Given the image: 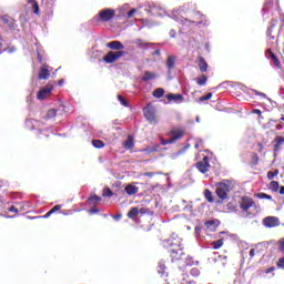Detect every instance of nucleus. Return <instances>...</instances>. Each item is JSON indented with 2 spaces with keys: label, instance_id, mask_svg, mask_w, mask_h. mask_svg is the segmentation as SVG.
<instances>
[{
  "label": "nucleus",
  "instance_id": "1",
  "mask_svg": "<svg viewBox=\"0 0 284 284\" xmlns=\"http://www.w3.org/2000/svg\"><path fill=\"white\" fill-rule=\"evenodd\" d=\"M195 2H186L179 9H174L171 13H168L165 9L161 6H150L149 12L155 17H170L173 21H176L183 28V21L189 19L190 21H194V19H199L201 17V11L196 10Z\"/></svg>",
  "mask_w": 284,
  "mask_h": 284
},
{
  "label": "nucleus",
  "instance_id": "2",
  "mask_svg": "<svg viewBox=\"0 0 284 284\" xmlns=\"http://www.w3.org/2000/svg\"><path fill=\"white\" fill-rule=\"evenodd\" d=\"M183 27H180V32L182 34H187V32L192 31V28H207L210 27V19L207 16H204L203 13H200L199 19H185L182 20Z\"/></svg>",
  "mask_w": 284,
  "mask_h": 284
},
{
  "label": "nucleus",
  "instance_id": "3",
  "mask_svg": "<svg viewBox=\"0 0 284 284\" xmlns=\"http://www.w3.org/2000/svg\"><path fill=\"white\" fill-rule=\"evenodd\" d=\"M234 190V182L232 180H222L215 184V193L221 201L227 199V194Z\"/></svg>",
  "mask_w": 284,
  "mask_h": 284
},
{
  "label": "nucleus",
  "instance_id": "4",
  "mask_svg": "<svg viewBox=\"0 0 284 284\" xmlns=\"http://www.w3.org/2000/svg\"><path fill=\"white\" fill-rule=\"evenodd\" d=\"M116 17V10L114 9H102L92 18V23L97 26V23H108V21H112Z\"/></svg>",
  "mask_w": 284,
  "mask_h": 284
},
{
  "label": "nucleus",
  "instance_id": "5",
  "mask_svg": "<svg viewBox=\"0 0 284 284\" xmlns=\"http://www.w3.org/2000/svg\"><path fill=\"white\" fill-rule=\"evenodd\" d=\"M170 255L172 261H184L185 265L189 267H192L194 265V261H192V257L186 256L183 252V247L180 248H170Z\"/></svg>",
  "mask_w": 284,
  "mask_h": 284
},
{
  "label": "nucleus",
  "instance_id": "6",
  "mask_svg": "<svg viewBox=\"0 0 284 284\" xmlns=\"http://www.w3.org/2000/svg\"><path fill=\"white\" fill-rule=\"evenodd\" d=\"M65 112H68V110H65V104L61 103L58 108H51L48 110L45 120L54 121L57 116H63Z\"/></svg>",
  "mask_w": 284,
  "mask_h": 284
},
{
  "label": "nucleus",
  "instance_id": "7",
  "mask_svg": "<svg viewBox=\"0 0 284 284\" xmlns=\"http://www.w3.org/2000/svg\"><path fill=\"white\" fill-rule=\"evenodd\" d=\"M52 90H54V84L52 82H49L48 85L42 87L40 91L37 94V99L39 101H43L44 99H48L50 94H52Z\"/></svg>",
  "mask_w": 284,
  "mask_h": 284
},
{
  "label": "nucleus",
  "instance_id": "8",
  "mask_svg": "<svg viewBox=\"0 0 284 284\" xmlns=\"http://www.w3.org/2000/svg\"><path fill=\"white\" fill-rule=\"evenodd\" d=\"M144 116L149 123H155L156 122V111L154 110V106L151 104H148L143 109Z\"/></svg>",
  "mask_w": 284,
  "mask_h": 284
},
{
  "label": "nucleus",
  "instance_id": "9",
  "mask_svg": "<svg viewBox=\"0 0 284 284\" xmlns=\"http://www.w3.org/2000/svg\"><path fill=\"white\" fill-rule=\"evenodd\" d=\"M125 54V52L123 51H110L104 58L103 61H105L106 63H114L116 61H119L121 59V57H123Z\"/></svg>",
  "mask_w": 284,
  "mask_h": 284
},
{
  "label": "nucleus",
  "instance_id": "10",
  "mask_svg": "<svg viewBox=\"0 0 284 284\" xmlns=\"http://www.w3.org/2000/svg\"><path fill=\"white\" fill-rule=\"evenodd\" d=\"M166 246L172 248H179L183 247V244H181V237L176 233H173L171 235V239L166 241Z\"/></svg>",
  "mask_w": 284,
  "mask_h": 284
},
{
  "label": "nucleus",
  "instance_id": "11",
  "mask_svg": "<svg viewBox=\"0 0 284 284\" xmlns=\"http://www.w3.org/2000/svg\"><path fill=\"white\" fill-rule=\"evenodd\" d=\"M196 168L199 172L205 174L206 172L210 171V159L207 156H204L203 161L196 163Z\"/></svg>",
  "mask_w": 284,
  "mask_h": 284
},
{
  "label": "nucleus",
  "instance_id": "12",
  "mask_svg": "<svg viewBox=\"0 0 284 284\" xmlns=\"http://www.w3.org/2000/svg\"><path fill=\"white\" fill-rule=\"evenodd\" d=\"M263 225L265 227H278L281 225V221L278 217L267 216L264 219Z\"/></svg>",
  "mask_w": 284,
  "mask_h": 284
},
{
  "label": "nucleus",
  "instance_id": "13",
  "mask_svg": "<svg viewBox=\"0 0 284 284\" xmlns=\"http://www.w3.org/2000/svg\"><path fill=\"white\" fill-rule=\"evenodd\" d=\"M183 132L182 131H174L172 132L171 139L169 140H161L162 145H170L174 143V141H179V139H182Z\"/></svg>",
  "mask_w": 284,
  "mask_h": 284
},
{
  "label": "nucleus",
  "instance_id": "14",
  "mask_svg": "<svg viewBox=\"0 0 284 284\" xmlns=\"http://www.w3.org/2000/svg\"><path fill=\"white\" fill-rule=\"evenodd\" d=\"M38 79L40 81H48V79H50V70L48 69V65L44 64L40 68Z\"/></svg>",
  "mask_w": 284,
  "mask_h": 284
},
{
  "label": "nucleus",
  "instance_id": "15",
  "mask_svg": "<svg viewBox=\"0 0 284 284\" xmlns=\"http://www.w3.org/2000/svg\"><path fill=\"white\" fill-rule=\"evenodd\" d=\"M166 99L168 101H170L171 103H183V101H185V99L183 98V94L181 93H178V94H174V93H169L166 94Z\"/></svg>",
  "mask_w": 284,
  "mask_h": 284
},
{
  "label": "nucleus",
  "instance_id": "16",
  "mask_svg": "<svg viewBox=\"0 0 284 284\" xmlns=\"http://www.w3.org/2000/svg\"><path fill=\"white\" fill-rule=\"evenodd\" d=\"M252 205H254V201L252 199L243 197L240 207L244 212H247V210H250V207H252Z\"/></svg>",
  "mask_w": 284,
  "mask_h": 284
},
{
  "label": "nucleus",
  "instance_id": "17",
  "mask_svg": "<svg viewBox=\"0 0 284 284\" xmlns=\"http://www.w3.org/2000/svg\"><path fill=\"white\" fill-rule=\"evenodd\" d=\"M165 270H168L165 267V260H161L158 265V273L160 274L161 278H164V281L165 277L168 276V272Z\"/></svg>",
  "mask_w": 284,
  "mask_h": 284
},
{
  "label": "nucleus",
  "instance_id": "18",
  "mask_svg": "<svg viewBox=\"0 0 284 284\" xmlns=\"http://www.w3.org/2000/svg\"><path fill=\"white\" fill-rule=\"evenodd\" d=\"M106 48H110V50H125V45L121 41H111L106 43Z\"/></svg>",
  "mask_w": 284,
  "mask_h": 284
},
{
  "label": "nucleus",
  "instance_id": "19",
  "mask_svg": "<svg viewBox=\"0 0 284 284\" xmlns=\"http://www.w3.org/2000/svg\"><path fill=\"white\" fill-rule=\"evenodd\" d=\"M124 192H126V194H129V196H134V194H136L139 192V187L134 184H128L124 187Z\"/></svg>",
  "mask_w": 284,
  "mask_h": 284
},
{
  "label": "nucleus",
  "instance_id": "20",
  "mask_svg": "<svg viewBox=\"0 0 284 284\" xmlns=\"http://www.w3.org/2000/svg\"><path fill=\"white\" fill-rule=\"evenodd\" d=\"M2 23H4L6 26H8L11 30L16 29V23L14 20L10 19L8 16L1 17Z\"/></svg>",
  "mask_w": 284,
  "mask_h": 284
},
{
  "label": "nucleus",
  "instance_id": "21",
  "mask_svg": "<svg viewBox=\"0 0 284 284\" xmlns=\"http://www.w3.org/2000/svg\"><path fill=\"white\" fill-rule=\"evenodd\" d=\"M274 152H278V150H281V146L284 144V138L281 135H277L274 139Z\"/></svg>",
  "mask_w": 284,
  "mask_h": 284
},
{
  "label": "nucleus",
  "instance_id": "22",
  "mask_svg": "<svg viewBox=\"0 0 284 284\" xmlns=\"http://www.w3.org/2000/svg\"><path fill=\"white\" fill-rule=\"evenodd\" d=\"M200 72H207V62L205 61L204 57L197 58Z\"/></svg>",
  "mask_w": 284,
  "mask_h": 284
},
{
  "label": "nucleus",
  "instance_id": "23",
  "mask_svg": "<svg viewBox=\"0 0 284 284\" xmlns=\"http://www.w3.org/2000/svg\"><path fill=\"white\" fill-rule=\"evenodd\" d=\"M123 148L125 150H132L134 148V138L132 135H128L126 141L123 142Z\"/></svg>",
  "mask_w": 284,
  "mask_h": 284
},
{
  "label": "nucleus",
  "instance_id": "24",
  "mask_svg": "<svg viewBox=\"0 0 284 284\" xmlns=\"http://www.w3.org/2000/svg\"><path fill=\"white\" fill-rule=\"evenodd\" d=\"M206 230H210V232H214L216 230V221L210 220L204 223Z\"/></svg>",
  "mask_w": 284,
  "mask_h": 284
},
{
  "label": "nucleus",
  "instance_id": "25",
  "mask_svg": "<svg viewBox=\"0 0 284 284\" xmlns=\"http://www.w3.org/2000/svg\"><path fill=\"white\" fill-rule=\"evenodd\" d=\"M175 63H176V58H174V55L169 57L166 60L168 70L169 71L172 70Z\"/></svg>",
  "mask_w": 284,
  "mask_h": 284
},
{
  "label": "nucleus",
  "instance_id": "26",
  "mask_svg": "<svg viewBox=\"0 0 284 284\" xmlns=\"http://www.w3.org/2000/svg\"><path fill=\"white\" fill-rule=\"evenodd\" d=\"M102 199L99 195H91L88 199V202L90 203V205H97V203H101Z\"/></svg>",
  "mask_w": 284,
  "mask_h": 284
},
{
  "label": "nucleus",
  "instance_id": "27",
  "mask_svg": "<svg viewBox=\"0 0 284 284\" xmlns=\"http://www.w3.org/2000/svg\"><path fill=\"white\" fill-rule=\"evenodd\" d=\"M163 94H165V90L163 88H158L153 91V97L155 99H161L163 98Z\"/></svg>",
  "mask_w": 284,
  "mask_h": 284
},
{
  "label": "nucleus",
  "instance_id": "28",
  "mask_svg": "<svg viewBox=\"0 0 284 284\" xmlns=\"http://www.w3.org/2000/svg\"><path fill=\"white\" fill-rule=\"evenodd\" d=\"M152 79H156V74L149 71L144 72V75L142 78L143 81H152Z\"/></svg>",
  "mask_w": 284,
  "mask_h": 284
},
{
  "label": "nucleus",
  "instance_id": "29",
  "mask_svg": "<svg viewBox=\"0 0 284 284\" xmlns=\"http://www.w3.org/2000/svg\"><path fill=\"white\" fill-rule=\"evenodd\" d=\"M92 145L97 150H101L102 148H105V143H103V141H101V140H93Z\"/></svg>",
  "mask_w": 284,
  "mask_h": 284
},
{
  "label": "nucleus",
  "instance_id": "30",
  "mask_svg": "<svg viewBox=\"0 0 284 284\" xmlns=\"http://www.w3.org/2000/svg\"><path fill=\"white\" fill-rule=\"evenodd\" d=\"M276 23H278L276 20L271 21V26L266 31V37H271L272 32H274V29L276 28Z\"/></svg>",
  "mask_w": 284,
  "mask_h": 284
},
{
  "label": "nucleus",
  "instance_id": "31",
  "mask_svg": "<svg viewBox=\"0 0 284 284\" xmlns=\"http://www.w3.org/2000/svg\"><path fill=\"white\" fill-rule=\"evenodd\" d=\"M128 216L130 219H136V216H139V207H132L128 213Z\"/></svg>",
  "mask_w": 284,
  "mask_h": 284
},
{
  "label": "nucleus",
  "instance_id": "32",
  "mask_svg": "<svg viewBox=\"0 0 284 284\" xmlns=\"http://www.w3.org/2000/svg\"><path fill=\"white\" fill-rule=\"evenodd\" d=\"M204 196H205V199H206V201L209 202V203H214V197L212 196V191H210V190H205L204 191Z\"/></svg>",
  "mask_w": 284,
  "mask_h": 284
},
{
  "label": "nucleus",
  "instance_id": "33",
  "mask_svg": "<svg viewBox=\"0 0 284 284\" xmlns=\"http://www.w3.org/2000/svg\"><path fill=\"white\" fill-rule=\"evenodd\" d=\"M255 196H256V199H261V200L266 199L267 201H273L272 195L266 194V193H256Z\"/></svg>",
  "mask_w": 284,
  "mask_h": 284
},
{
  "label": "nucleus",
  "instance_id": "34",
  "mask_svg": "<svg viewBox=\"0 0 284 284\" xmlns=\"http://www.w3.org/2000/svg\"><path fill=\"white\" fill-rule=\"evenodd\" d=\"M278 187H280V184L277 181H272L270 183V190H272V192H278Z\"/></svg>",
  "mask_w": 284,
  "mask_h": 284
},
{
  "label": "nucleus",
  "instance_id": "35",
  "mask_svg": "<svg viewBox=\"0 0 284 284\" xmlns=\"http://www.w3.org/2000/svg\"><path fill=\"white\" fill-rule=\"evenodd\" d=\"M213 250H221L223 247V240H217L212 243Z\"/></svg>",
  "mask_w": 284,
  "mask_h": 284
},
{
  "label": "nucleus",
  "instance_id": "36",
  "mask_svg": "<svg viewBox=\"0 0 284 284\" xmlns=\"http://www.w3.org/2000/svg\"><path fill=\"white\" fill-rule=\"evenodd\" d=\"M196 83L197 85H205V83H207V77L202 75L201 78H197Z\"/></svg>",
  "mask_w": 284,
  "mask_h": 284
},
{
  "label": "nucleus",
  "instance_id": "37",
  "mask_svg": "<svg viewBox=\"0 0 284 284\" xmlns=\"http://www.w3.org/2000/svg\"><path fill=\"white\" fill-rule=\"evenodd\" d=\"M143 152H146V154H150L152 152H159V145L155 144L152 148L144 149Z\"/></svg>",
  "mask_w": 284,
  "mask_h": 284
},
{
  "label": "nucleus",
  "instance_id": "38",
  "mask_svg": "<svg viewBox=\"0 0 284 284\" xmlns=\"http://www.w3.org/2000/svg\"><path fill=\"white\" fill-rule=\"evenodd\" d=\"M274 176H278V169H276L274 172L270 171L267 173L268 181H272V179H274Z\"/></svg>",
  "mask_w": 284,
  "mask_h": 284
},
{
  "label": "nucleus",
  "instance_id": "39",
  "mask_svg": "<svg viewBox=\"0 0 284 284\" xmlns=\"http://www.w3.org/2000/svg\"><path fill=\"white\" fill-rule=\"evenodd\" d=\"M118 101H120L121 105H123L124 108H128V101L124 100L123 95H118Z\"/></svg>",
  "mask_w": 284,
  "mask_h": 284
},
{
  "label": "nucleus",
  "instance_id": "40",
  "mask_svg": "<svg viewBox=\"0 0 284 284\" xmlns=\"http://www.w3.org/2000/svg\"><path fill=\"white\" fill-rule=\"evenodd\" d=\"M252 92H254V94H256V97H262V99H267V94L261 92V91H257V90H252Z\"/></svg>",
  "mask_w": 284,
  "mask_h": 284
},
{
  "label": "nucleus",
  "instance_id": "41",
  "mask_svg": "<svg viewBox=\"0 0 284 284\" xmlns=\"http://www.w3.org/2000/svg\"><path fill=\"white\" fill-rule=\"evenodd\" d=\"M210 99H212V92H209L206 95L201 97L200 101H210Z\"/></svg>",
  "mask_w": 284,
  "mask_h": 284
},
{
  "label": "nucleus",
  "instance_id": "42",
  "mask_svg": "<svg viewBox=\"0 0 284 284\" xmlns=\"http://www.w3.org/2000/svg\"><path fill=\"white\" fill-rule=\"evenodd\" d=\"M265 54H266L267 59H273L276 57V54H274V52H272V49H267Z\"/></svg>",
  "mask_w": 284,
  "mask_h": 284
},
{
  "label": "nucleus",
  "instance_id": "43",
  "mask_svg": "<svg viewBox=\"0 0 284 284\" xmlns=\"http://www.w3.org/2000/svg\"><path fill=\"white\" fill-rule=\"evenodd\" d=\"M32 8H33V13L39 14V3L37 1H33Z\"/></svg>",
  "mask_w": 284,
  "mask_h": 284
},
{
  "label": "nucleus",
  "instance_id": "44",
  "mask_svg": "<svg viewBox=\"0 0 284 284\" xmlns=\"http://www.w3.org/2000/svg\"><path fill=\"white\" fill-rule=\"evenodd\" d=\"M277 267L280 270H284V256L277 261Z\"/></svg>",
  "mask_w": 284,
  "mask_h": 284
},
{
  "label": "nucleus",
  "instance_id": "45",
  "mask_svg": "<svg viewBox=\"0 0 284 284\" xmlns=\"http://www.w3.org/2000/svg\"><path fill=\"white\" fill-rule=\"evenodd\" d=\"M113 195H114V193L110 189H106L103 192V196L110 197V196H113Z\"/></svg>",
  "mask_w": 284,
  "mask_h": 284
},
{
  "label": "nucleus",
  "instance_id": "46",
  "mask_svg": "<svg viewBox=\"0 0 284 284\" xmlns=\"http://www.w3.org/2000/svg\"><path fill=\"white\" fill-rule=\"evenodd\" d=\"M201 274V271L199 268L194 267L191 270V276H199Z\"/></svg>",
  "mask_w": 284,
  "mask_h": 284
},
{
  "label": "nucleus",
  "instance_id": "47",
  "mask_svg": "<svg viewBox=\"0 0 284 284\" xmlns=\"http://www.w3.org/2000/svg\"><path fill=\"white\" fill-rule=\"evenodd\" d=\"M271 59H272L273 63L276 65V68H281V62L278 61V58H276V55Z\"/></svg>",
  "mask_w": 284,
  "mask_h": 284
},
{
  "label": "nucleus",
  "instance_id": "48",
  "mask_svg": "<svg viewBox=\"0 0 284 284\" xmlns=\"http://www.w3.org/2000/svg\"><path fill=\"white\" fill-rule=\"evenodd\" d=\"M135 12H136V9H131L129 12H128V19H132L133 17H134V14H135Z\"/></svg>",
  "mask_w": 284,
  "mask_h": 284
},
{
  "label": "nucleus",
  "instance_id": "49",
  "mask_svg": "<svg viewBox=\"0 0 284 284\" xmlns=\"http://www.w3.org/2000/svg\"><path fill=\"white\" fill-rule=\"evenodd\" d=\"M194 232L196 237L201 236V232H202L201 226H195Z\"/></svg>",
  "mask_w": 284,
  "mask_h": 284
},
{
  "label": "nucleus",
  "instance_id": "50",
  "mask_svg": "<svg viewBox=\"0 0 284 284\" xmlns=\"http://www.w3.org/2000/svg\"><path fill=\"white\" fill-rule=\"evenodd\" d=\"M61 207H63V205L58 204V205H55V206H53V207L51 209V212L54 214V212H59V210H61Z\"/></svg>",
  "mask_w": 284,
  "mask_h": 284
},
{
  "label": "nucleus",
  "instance_id": "51",
  "mask_svg": "<svg viewBox=\"0 0 284 284\" xmlns=\"http://www.w3.org/2000/svg\"><path fill=\"white\" fill-rule=\"evenodd\" d=\"M267 39H268V44L274 45V36H272V33L271 36H267Z\"/></svg>",
  "mask_w": 284,
  "mask_h": 284
},
{
  "label": "nucleus",
  "instance_id": "52",
  "mask_svg": "<svg viewBox=\"0 0 284 284\" xmlns=\"http://www.w3.org/2000/svg\"><path fill=\"white\" fill-rule=\"evenodd\" d=\"M52 211L50 210L49 212H47L43 216H40V219H50V216H52Z\"/></svg>",
  "mask_w": 284,
  "mask_h": 284
},
{
  "label": "nucleus",
  "instance_id": "53",
  "mask_svg": "<svg viewBox=\"0 0 284 284\" xmlns=\"http://www.w3.org/2000/svg\"><path fill=\"white\" fill-rule=\"evenodd\" d=\"M9 212H13L14 214H19V209H17L14 206H10Z\"/></svg>",
  "mask_w": 284,
  "mask_h": 284
},
{
  "label": "nucleus",
  "instance_id": "54",
  "mask_svg": "<svg viewBox=\"0 0 284 284\" xmlns=\"http://www.w3.org/2000/svg\"><path fill=\"white\" fill-rule=\"evenodd\" d=\"M184 212H192V204H187L184 206Z\"/></svg>",
  "mask_w": 284,
  "mask_h": 284
},
{
  "label": "nucleus",
  "instance_id": "55",
  "mask_svg": "<svg viewBox=\"0 0 284 284\" xmlns=\"http://www.w3.org/2000/svg\"><path fill=\"white\" fill-rule=\"evenodd\" d=\"M252 113L253 114H258V115L263 114V112L260 109H253Z\"/></svg>",
  "mask_w": 284,
  "mask_h": 284
},
{
  "label": "nucleus",
  "instance_id": "56",
  "mask_svg": "<svg viewBox=\"0 0 284 284\" xmlns=\"http://www.w3.org/2000/svg\"><path fill=\"white\" fill-rule=\"evenodd\" d=\"M248 254H250L251 258H254V256L256 254V250L251 248Z\"/></svg>",
  "mask_w": 284,
  "mask_h": 284
},
{
  "label": "nucleus",
  "instance_id": "57",
  "mask_svg": "<svg viewBox=\"0 0 284 284\" xmlns=\"http://www.w3.org/2000/svg\"><path fill=\"white\" fill-rule=\"evenodd\" d=\"M171 39H174L176 37V31L173 29L169 32Z\"/></svg>",
  "mask_w": 284,
  "mask_h": 284
},
{
  "label": "nucleus",
  "instance_id": "58",
  "mask_svg": "<svg viewBox=\"0 0 284 284\" xmlns=\"http://www.w3.org/2000/svg\"><path fill=\"white\" fill-rule=\"evenodd\" d=\"M280 252L284 253V240L280 241Z\"/></svg>",
  "mask_w": 284,
  "mask_h": 284
},
{
  "label": "nucleus",
  "instance_id": "59",
  "mask_svg": "<svg viewBox=\"0 0 284 284\" xmlns=\"http://www.w3.org/2000/svg\"><path fill=\"white\" fill-rule=\"evenodd\" d=\"M89 214H99V209L89 210Z\"/></svg>",
  "mask_w": 284,
  "mask_h": 284
},
{
  "label": "nucleus",
  "instance_id": "60",
  "mask_svg": "<svg viewBox=\"0 0 284 284\" xmlns=\"http://www.w3.org/2000/svg\"><path fill=\"white\" fill-rule=\"evenodd\" d=\"M121 217H122L121 214L112 215V219H114V221H121Z\"/></svg>",
  "mask_w": 284,
  "mask_h": 284
},
{
  "label": "nucleus",
  "instance_id": "61",
  "mask_svg": "<svg viewBox=\"0 0 284 284\" xmlns=\"http://www.w3.org/2000/svg\"><path fill=\"white\" fill-rule=\"evenodd\" d=\"M148 212V209L141 207L139 209V214H145Z\"/></svg>",
  "mask_w": 284,
  "mask_h": 284
},
{
  "label": "nucleus",
  "instance_id": "62",
  "mask_svg": "<svg viewBox=\"0 0 284 284\" xmlns=\"http://www.w3.org/2000/svg\"><path fill=\"white\" fill-rule=\"evenodd\" d=\"M4 50H7V52H9V53L17 51V49L14 47H11V48L4 49Z\"/></svg>",
  "mask_w": 284,
  "mask_h": 284
},
{
  "label": "nucleus",
  "instance_id": "63",
  "mask_svg": "<svg viewBox=\"0 0 284 284\" xmlns=\"http://www.w3.org/2000/svg\"><path fill=\"white\" fill-rule=\"evenodd\" d=\"M27 123H31L34 128V125H37L39 122L37 120H28Z\"/></svg>",
  "mask_w": 284,
  "mask_h": 284
},
{
  "label": "nucleus",
  "instance_id": "64",
  "mask_svg": "<svg viewBox=\"0 0 284 284\" xmlns=\"http://www.w3.org/2000/svg\"><path fill=\"white\" fill-rule=\"evenodd\" d=\"M154 174H156V173H154V172H148V173L144 174V176H149L150 179H152V176H154Z\"/></svg>",
  "mask_w": 284,
  "mask_h": 284
}]
</instances>
